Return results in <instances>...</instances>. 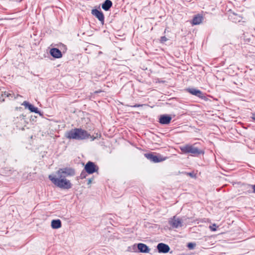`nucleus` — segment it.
Returning <instances> with one entry per match:
<instances>
[{
  "label": "nucleus",
  "mask_w": 255,
  "mask_h": 255,
  "mask_svg": "<svg viewBox=\"0 0 255 255\" xmlns=\"http://www.w3.org/2000/svg\"><path fill=\"white\" fill-rule=\"evenodd\" d=\"M19 109H20V108H19ZM16 110H18V109H19V108H16Z\"/></svg>",
  "instance_id": "obj_27"
},
{
  "label": "nucleus",
  "mask_w": 255,
  "mask_h": 255,
  "mask_svg": "<svg viewBox=\"0 0 255 255\" xmlns=\"http://www.w3.org/2000/svg\"><path fill=\"white\" fill-rule=\"evenodd\" d=\"M216 225L214 224L212 226H210V229L213 231H215L216 230Z\"/></svg>",
  "instance_id": "obj_19"
},
{
  "label": "nucleus",
  "mask_w": 255,
  "mask_h": 255,
  "mask_svg": "<svg viewBox=\"0 0 255 255\" xmlns=\"http://www.w3.org/2000/svg\"><path fill=\"white\" fill-rule=\"evenodd\" d=\"M157 248L159 253H166L170 250L169 247L163 243H159L157 245Z\"/></svg>",
  "instance_id": "obj_10"
},
{
  "label": "nucleus",
  "mask_w": 255,
  "mask_h": 255,
  "mask_svg": "<svg viewBox=\"0 0 255 255\" xmlns=\"http://www.w3.org/2000/svg\"><path fill=\"white\" fill-rule=\"evenodd\" d=\"M171 119L172 118L170 116L163 115L160 116L159 120L160 124L163 125H167L170 123Z\"/></svg>",
  "instance_id": "obj_6"
},
{
  "label": "nucleus",
  "mask_w": 255,
  "mask_h": 255,
  "mask_svg": "<svg viewBox=\"0 0 255 255\" xmlns=\"http://www.w3.org/2000/svg\"><path fill=\"white\" fill-rule=\"evenodd\" d=\"M92 181V179H89L88 180V184H90L91 183Z\"/></svg>",
  "instance_id": "obj_22"
},
{
  "label": "nucleus",
  "mask_w": 255,
  "mask_h": 255,
  "mask_svg": "<svg viewBox=\"0 0 255 255\" xmlns=\"http://www.w3.org/2000/svg\"><path fill=\"white\" fill-rule=\"evenodd\" d=\"M92 138H92V139H91V140H92V141H93V140H94L96 137H98V136H96V137H93V136H92Z\"/></svg>",
  "instance_id": "obj_24"
},
{
  "label": "nucleus",
  "mask_w": 255,
  "mask_h": 255,
  "mask_svg": "<svg viewBox=\"0 0 255 255\" xmlns=\"http://www.w3.org/2000/svg\"><path fill=\"white\" fill-rule=\"evenodd\" d=\"M143 105H139V104H135L134 106H133V107H139L143 106Z\"/></svg>",
  "instance_id": "obj_21"
},
{
  "label": "nucleus",
  "mask_w": 255,
  "mask_h": 255,
  "mask_svg": "<svg viewBox=\"0 0 255 255\" xmlns=\"http://www.w3.org/2000/svg\"><path fill=\"white\" fill-rule=\"evenodd\" d=\"M202 21V16L200 15H197L195 16L192 20V24L194 25L199 24Z\"/></svg>",
  "instance_id": "obj_16"
},
{
  "label": "nucleus",
  "mask_w": 255,
  "mask_h": 255,
  "mask_svg": "<svg viewBox=\"0 0 255 255\" xmlns=\"http://www.w3.org/2000/svg\"><path fill=\"white\" fill-rule=\"evenodd\" d=\"M51 227L53 229H59L61 227L60 220H53L51 222Z\"/></svg>",
  "instance_id": "obj_14"
},
{
  "label": "nucleus",
  "mask_w": 255,
  "mask_h": 255,
  "mask_svg": "<svg viewBox=\"0 0 255 255\" xmlns=\"http://www.w3.org/2000/svg\"><path fill=\"white\" fill-rule=\"evenodd\" d=\"M167 40V39L166 37L163 36V37H161L160 40L162 42H164L166 41Z\"/></svg>",
  "instance_id": "obj_20"
},
{
  "label": "nucleus",
  "mask_w": 255,
  "mask_h": 255,
  "mask_svg": "<svg viewBox=\"0 0 255 255\" xmlns=\"http://www.w3.org/2000/svg\"><path fill=\"white\" fill-rule=\"evenodd\" d=\"M246 187H250V186H246V185H243V188H246Z\"/></svg>",
  "instance_id": "obj_26"
},
{
  "label": "nucleus",
  "mask_w": 255,
  "mask_h": 255,
  "mask_svg": "<svg viewBox=\"0 0 255 255\" xmlns=\"http://www.w3.org/2000/svg\"><path fill=\"white\" fill-rule=\"evenodd\" d=\"M188 92L191 94L196 96L198 97L203 98L205 96L203 95V94L199 90L196 89H189L188 90Z\"/></svg>",
  "instance_id": "obj_12"
},
{
  "label": "nucleus",
  "mask_w": 255,
  "mask_h": 255,
  "mask_svg": "<svg viewBox=\"0 0 255 255\" xmlns=\"http://www.w3.org/2000/svg\"><path fill=\"white\" fill-rule=\"evenodd\" d=\"M92 13L95 15L103 24L104 21V16L102 12L95 9L92 10Z\"/></svg>",
  "instance_id": "obj_9"
},
{
  "label": "nucleus",
  "mask_w": 255,
  "mask_h": 255,
  "mask_svg": "<svg viewBox=\"0 0 255 255\" xmlns=\"http://www.w3.org/2000/svg\"><path fill=\"white\" fill-rule=\"evenodd\" d=\"M195 245L194 244H193V243H189L188 244V247L189 249H193L194 247H195Z\"/></svg>",
  "instance_id": "obj_18"
},
{
  "label": "nucleus",
  "mask_w": 255,
  "mask_h": 255,
  "mask_svg": "<svg viewBox=\"0 0 255 255\" xmlns=\"http://www.w3.org/2000/svg\"><path fill=\"white\" fill-rule=\"evenodd\" d=\"M75 175V171L71 168H63L59 169L56 172V176L49 175V179L56 186L68 189L71 188L72 184L70 181L66 178L67 176H72Z\"/></svg>",
  "instance_id": "obj_1"
},
{
  "label": "nucleus",
  "mask_w": 255,
  "mask_h": 255,
  "mask_svg": "<svg viewBox=\"0 0 255 255\" xmlns=\"http://www.w3.org/2000/svg\"><path fill=\"white\" fill-rule=\"evenodd\" d=\"M65 136L69 139L84 140L89 137L92 138L88 132L82 128H74L65 133Z\"/></svg>",
  "instance_id": "obj_2"
},
{
  "label": "nucleus",
  "mask_w": 255,
  "mask_h": 255,
  "mask_svg": "<svg viewBox=\"0 0 255 255\" xmlns=\"http://www.w3.org/2000/svg\"><path fill=\"white\" fill-rule=\"evenodd\" d=\"M112 6V2L110 0H106L102 5V7L105 10H108Z\"/></svg>",
  "instance_id": "obj_15"
},
{
  "label": "nucleus",
  "mask_w": 255,
  "mask_h": 255,
  "mask_svg": "<svg viewBox=\"0 0 255 255\" xmlns=\"http://www.w3.org/2000/svg\"><path fill=\"white\" fill-rule=\"evenodd\" d=\"M3 95H4V96H6L7 97H8V96H9V95L6 94V92H4Z\"/></svg>",
  "instance_id": "obj_25"
},
{
  "label": "nucleus",
  "mask_w": 255,
  "mask_h": 255,
  "mask_svg": "<svg viewBox=\"0 0 255 255\" xmlns=\"http://www.w3.org/2000/svg\"><path fill=\"white\" fill-rule=\"evenodd\" d=\"M252 187L253 189V192H255V185L252 186Z\"/></svg>",
  "instance_id": "obj_23"
},
{
  "label": "nucleus",
  "mask_w": 255,
  "mask_h": 255,
  "mask_svg": "<svg viewBox=\"0 0 255 255\" xmlns=\"http://www.w3.org/2000/svg\"><path fill=\"white\" fill-rule=\"evenodd\" d=\"M145 156L148 159L152 161H153L154 162H158L160 161H162L165 160L166 158L165 157H162L161 156H155L152 154L150 153H146L145 154Z\"/></svg>",
  "instance_id": "obj_5"
},
{
  "label": "nucleus",
  "mask_w": 255,
  "mask_h": 255,
  "mask_svg": "<svg viewBox=\"0 0 255 255\" xmlns=\"http://www.w3.org/2000/svg\"><path fill=\"white\" fill-rule=\"evenodd\" d=\"M169 224L173 228H177L182 226L181 221L175 217H174L169 221Z\"/></svg>",
  "instance_id": "obj_7"
},
{
  "label": "nucleus",
  "mask_w": 255,
  "mask_h": 255,
  "mask_svg": "<svg viewBox=\"0 0 255 255\" xmlns=\"http://www.w3.org/2000/svg\"><path fill=\"white\" fill-rule=\"evenodd\" d=\"M22 105L24 106L25 108H28L31 112H34L35 113L39 114L41 115L40 113L38 110L37 108L34 107L31 104H30L28 102L26 101H24L22 103Z\"/></svg>",
  "instance_id": "obj_8"
},
{
  "label": "nucleus",
  "mask_w": 255,
  "mask_h": 255,
  "mask_svg": "<svg viewBox=\"0 0 255 255\" xmlns=\"http://www.w3.org/2000/svg\"><path fill=\"white\" fill-rule=\"evenodd\" d=\"M50 53L53 57L56 58H60L62 56L61 52L57 48H52L50 50Z\"/></svg>",
  "instance_id": "obj_11"
},
{
  "label": "nucleus",
  "mask_w": 255,
  "mask_h": 255,
  "mask_svg": "<svg viewBox=\"0 0 255 255\" xmlns=\"http://www.w3.org/2000/svg\"><path fill=\"white\" fill-rule=\"evenodd\" d=\"M181 150L185 153H190L194 155L203 153V151L192 145L186 144L180 147Z\"/></svg>",
  "instance_id": "obj_3"
},
{
  "label": "nucleus",
  "mask_w": 255,
  "mask_h": 255,
  "mask_svg": "<svg viewBox=\"0 0 255 255\" xmlns=\"http://www.w3.org/2000/svg\"><path fill=\"white\" fill-rule=\"evenodd\" d=\"M85 169L88 173L92 174L97 171L98 168L93 162L89 161L86 164Z\"/></svg>",
  "instance_id": "obj_4"
},
{
  "label": "nucleus",
  "mask_w": 255,
  "mask_h": 255,
  "mask_svg": "<svg viewBox=\"0 0 255 255\" xmlns=\"http://www.w3.org/2000/svg\"><path fill=\"white\" fill-rule=\"evenodd\" d=\"M235 16H236V17H235L234 18V20H235V22H240L241 19H242V17L239 15H235Z\"/></svg>",
  "instance_id": "obj_17"
},
{
  "label": "nucleus",
  "mask_w": 255,
  "mask_h": 255,
  "mask_svg": "<svg viewBox=\"0 0 255 255\" xmlns=\"http://www.w3.org/2000/svg\"><path fill=\"white\" fill-rule=\"evenodd\" d=\"M137 248L141 253H148L150 251L149 248L145 244L139 243L137 245Z\"/></svg>",
  "instance_id": "obj_13"
}]
</instances>
